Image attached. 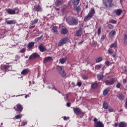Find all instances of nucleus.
<instances>
[{
    "label": "nucleus",
    "mask_w": 127,
    "mask_h": 127,
    "mask_svg": "<svg viewBox=\"0 0 127 127\" xmlns=\"http://www.w3.org/2000/svg\"><path fill=\"white\" fill-rule=\"evenodd\" d=\"M123 42L125 44L127 45V34H124V37L123 38Z\"/></svg>",
    "instance_id": "cd10ccee"
},
{
    "label": "nucleus",
    "mask_w": 127,
    "mask_h": 127,
    "mask_svg": "<svg viewBox=\"0 0 127 127\" xmlns=\"http://www.w3.org/2000/svg\"><path fill=\"white\" fill-rule=\"evenodd\" d=\"M108 111H109V112H110V113H112V112H114V109L112 108H109Z\"/></svg>",
    "instance_id": "09e8293b"
},
{
    "label": "nucleus",
    "mask_w": 127,
    "mask_h": 127,
    "mask_svg": "<svg viewBox=\"0 0 127 127\" xmlns=\"http://www.w3.org/2000/svg\"><path fill=\"white\" fill-rule=\"evenodd\" d=\"M97 87H98V84L97 83H93L91 85L92 89H95Z\"/></svg>",
    "instance_id": "4c0bfd02"
},
{
    "label": "nucleus",
    "mask_w": 127,
    "mask_h": 127,
    "mask_svg": "<svg viewBox=\"0 0 127 127\" xmlns=\"http://www.w3.org/2000/svg\"><path fill=\"white\" fill-rule=\"evenodd\" d=\"M40 56L37 53H33L29 58V60H32L33 59H36V58H39Z\"/></svg>",
    "instance_id": "9d476101"
},
{
    "label": "nucleus",
    "mask_w": 127,
    "mask_h": 127,
    "mask_svg": "<svg viewBox=\"0 0 127 127\" xmlns=\"http://www.w3.org/2000/svg\"><path fill=\"white\" fill-rule=\"evenodd\" d=\"M97 78L98 81H101V80H103V79H104V75L97 74Z\"/></svg>",
    "instance_id": "393cba45"
},
{
    "label": "nucleus",
    "mask_w": 127,
    "mask_h": 127,
    "mask_svg": "<svg viewBox=\"0 0 127 127\" xmlns=\"http://www.w3.org/2000/svg\"><path fill=\"white\" fill-rule=\"evenodd\" d=\"M73 111L74 113V114L78 116V115H84L85 113L83 112L82 110L80 109L79 108H75L73 107Z\"/></svg>",
    "instance_id": "6e6552de"
},
{
    "label": "nucleus",
    "mask_w": 127,
    "mask_h": 127,
    "mask_svg": "<svg viewBox=\"0 0 127 127\" xmlns=\"http://www.w3.org/2000/svg\"><path fill=\"white\" fill-rule=\"evenodd\" d=\"M116 35V31L112 30L109 33L110 37H114Z\"/></svg>",
    "instance_id": "bb28decb"
},
{
    "label": "nucleus",
    "mask_w": 127,
    "mask_h": 127,
    "mask_svg": "<svg viewBox=\"0 0 127 127\" xmlns=\"http://www.w3.org/2000/svg\"><path fill=\"white\" fill-rule=\"evenodd\" d=\"M71 85H72V86L73 87H74V86H75V82H71Z\"/></svg>",
    "instance_id": "680f3d73"
},
{
    "label": "nucleus",
    "mask_w": 127,
    "mask_h": 127,
    "mask_svg": "<svg viewBox=\"0 0 127 127\" xmlns=\"http://www.w3.org/2000/svg\"><path fill=\"white\" fill-rule=\"evenodd\" d=\"M108 93H109V89H106L103 91V96H107V95H108Z\"/></svg>",
    "instance_id": "e433bc0d"
},
{
    "label": "nucleus",
    "mask_w": 127,
    "mask_h": 127,
    "mask_svg": "<svg viewBox=\"0 0 127 127\" xmlns=\"http://www.w3.org/2000/svg\"><path fill=\"white\" fill-rule=\"evenodd\" d=\"M43 37V35H41L40 37L37 38V39H40Z\"/></svg>",
    "instance_id": "bf43d9fd"
},
{
    "label": "nucleus",
    "mask_w": 127,
    "mask_h": 127,
    "mask_svg": "<svg viewBox=\"0 0 127 127\" xmlns=\"http://www.w3.org/2000/svg\"><path fill=\"white\" fill-rule=\"evenodd\" d=\"M22 117V115H21V114H19V115H16L13 119H15L16 120H18L19 119H21Z\"/></svg>",
    "instance_id": "c9c22d12"
},
{
    "label": "nucleus",
    "mask_w": 127,
    "mask_h": 127,
    "mask_svg": "<svg viewBox=\"0 0 127 127\" xmlns=\"http://www.w3.org/2000/svg\"><path fill=\"white\" fill-rule=\"evenodd\" d=\"M9 63H6V64H1L0 66V69L1 71H3V72H7V71H9V69H11L12 68V66L10 65H8Z\"/></svg>",
    "instance_id": "7ed1b4c3"
},
{
    "label": "nucleus",
    "mask_w": 127,
    "mask_h": 127,
    "mask_svg": "<svg viewBox=\"0 0 127 127\" xmlns=\"http://www.w3.org/2000/svg\"><path fill=\"white\" fill-rule=\"evenodd\" d=\"M60 61L61 64H64V63H65V61H66V60H65L64 58H62L60 60Z\"/></svg>",
    "instance_id": "ea45409f"
},
{
    "label": "nucleus",
    "mask_w": 127,
    "mask_h": 127,
    "mask_svg": "<svg viewBox=\"0 0 127 127\" xmlns=\"http://www.w3.org/2000/svg\"><path fill=\"white\" fill-rule=\"evenodd\" d=\"M34 27H35V26H31V27H29V28L32 29V28H34Z\"/></svg>",
    "instance_id": "13d9d810"
},
{
    "label": "nucleus",
    "mask_w": 127,
    "mask_h": 127,
    "mask_svg": "<svg viewBox=\"0 0 127 127\" xmlns=\"http://www.w3.org/2000/svg\"><path fill=\"white\" fill-rule=\"evenodd\" d=\"M95 13H96L95 9L94 8H91V9L88 13V15L84 17V21H88V20H90V19L94 16V14H95Z\"/></svg>",
    "instance_id": "f03ea898"
},
{
    "label": "nucleus",
    "mask_w": 127,
    "mask_h": 127,
    "mask_svg": "<svg viewBox=\"0 0 127 127\" xmlns=\"http://www.w3.org/2000/svg\"><path fill=\"white\" fill-rule=\"evenodd\" d=\"M33 10L35 12L37 11V12H39V11H42V7H41L39 5H36L34 6Z\"/></svg>",
    "instance_id": "f8f14e48"
},
{
    "label": "nucleus",
    "mask_w": 127,
    "mask_h": 127,
    "mask_svg": "<svg viewBox=\"0 0 127 127\" xmlns=\"http://www.w3.org/2000/svg\"><path fill=\"white\" fill-rule=\"evenodd\" d=\"M7 24H15L16 23V21L15 20H9L6 21Z\"/></svg>",
    "instance_id": "a878e982"
},
{
    "label": "nucleus",
    "mask_w": 127,
    "mask_h": 127,
    "mask_svg": "<svg viewBox=\"0 0 127 127\" xmlns=\"http://www.w3.org/2000/svg\"><path fill=\"white\" fill-rule=\"evenodd\" d=\"M64 121H67V117H64Z\"/></svg>",
    "instance_id": "e2e57ef3"
},
{
    "label": "nucleus",
    "mask_w": 127,
    "mask_h": 127,
    "mask_svg": "<svg viewBox=\"0 0 127 127\" xmlns=\"http://www.w3.org/2000/svg\"><path fill=\"white\" fill-rule=\"evenodd\" d=\"M108 28H109V29H113V28H114V25H113L111 24H109L108 25Z\"/></svg>",
    "instance_id": "a19ab883"
},
{
    "label": "nucleus",
    "mask_w": 127,
    "mask_h": 127,
    "mask_svg": "<svg viewBox=\"0 0 127 127\" xmlns=\"http://www.w3.org/2000/svg\"><path fill=\"white\" fill-rule=\"evenodd\" d=\"M38 49L40 52H44V51H46V47L41 44L39 46Z\"/></svg>",
    "instance_id": "4468645a"
},
{
    "label": "nucleus",
    "mask_w": 127,
    "mask_h": 127,
    "mask_svg": "<svg viewBox=\"0 0 127 127\" xmlns=\"http://www.w3.org/2000/svg\"><path fill=\"white\" fill-rule=\"evenodd\" d=\"M117 98H118L120 101H124L125 100V95L122 94H119L117 95Z\"/></svg>",
    "instance_id": "6ab92c4d"
},
{
    "label": "nucleus",
    "mask_w": 127,
    "mask_h": 127,
    "mask_svg": "<svg viewBox=\"0 0 127 127\" xmlns=\"http://www.w3.org/2000/svg\"><path fill=\"white\" fill-rule=\"evenodd\" d=\"M37 22H38V19H35L34 20L31 21L30 24H31V25H33L34 24H36Z\"/></svg>",
    "instance_id": "7c9ffc66"
},
{
    "label": "nucleus",
    "mask_w": 127,
    "mask_h": 127,
    "mask_svg": "<svg viewBox=\"0 0 127 127\" xmlns=\"http://www.w3.org/2000/svg\"><path fill=\"white\" fill-rule=\"evenodd\" d=\"M82 78H83L84 80H87L88 79V76L86 75L82 76Z\"/></svg>",
    "instance_id": "8fccbe9b"
},
{
    "label": "nucleus",
    "mask_w": 127,
    "mask_h": 127,
    "mask_svg": "<svg viewBox=\"0 0 127 127\" xmlns=\"http://www.w3.org/2000/svg\"><path fill=\"white\" fill-rule=\"evenodd\" d=\"M106 38V35H103L101 36V40H104V39H105Z\"/></svg>",
    "instance_id": "3c124183"
},
{
    "label": "nucleus",
    "mask_w": 127,
    "mask_h": 127,
    "mask_svg": "<svg viewBox=\"0 0 127 127\" xmlns=\"http://www.w3.org/2000/svg\"><path fill=\"white\" fill-rule=\"evenodd\" d=\"M113 1H114V0H107V1L106 0H104L103 1V3L106 7V8H108V7H112L113 5H114V4H113Z\"/></svg>",
    "instance_id": "39448f33"
},
{
    "label": "nucleus",
    "mask_w": 127,
    "mask_h": 127,
    "mask_svg": "<svg viewBox=\"0 0 127 127\" xmlns=\"http://www.w3.org/2000/svg\"><path fill=\"white\" fill-rule=\"evenodd\" d=\"M88 4H87L86 5V6H85V8H88Z\"/></svg>",
    "instance_id": "774afa93"
},
{
    "label": "nucleus",
    "mask_w": 127,
    "mask_h": 127,
    "mask_svg": "<svg viewBox=\"0 0 127 127\" xmlns=\"http://www.w3.org/2000/svg\"><path fill=\"white\" fill-rule=\"evenodd\" d=\"M25 51H26V49H25V48H23L22 50H21L20 51V52L21 53H24V52H25Z\"/></svg>",
    "instance_id": "c03bdc74"
},
{
    "label": "nucleus",
    "mask_w": 127,
    "mask_h": 127,
    "mask_svg": "<svg viewBox=\"0 0 127 127\" xmlns=\"http://www.w3.org/2000/svg\"><path fill=\"white\" fill-rule=\"evenodd\" d=\"M60 8H56V10H57V11H58V10H60Z\"/></svg>",
    "instance_id": "69168bd1"
},
{
    "label": "nucleus",
    "mask_w": 127,
    "mask_h": 127,
    "mask_svg": "<svg viewBox=\"0 0 127 127\" xmlns=\"http://www.w3.org/2000/svg\"><path fill=\"white\" fill-rule=\"evenodd\" d=\"M25 125H27V122H26V121H23L21 123V126L22 127H24V126H25Z\"/></svg>",
    "instance_id": "37998d69"
},
{
    "label": "nucleus",
    "mask_w": 127,
    "mask_h": 127,
    "mask_svg": "<svg viewBox=\"0 0 127 127\" xmlns=\"http://www.w3.org/2000/svg\"><path fill=\"white\" fill-rule=\"evenodd\" d=\"M6 11L7 12L8 14H15V10L11 9L10 8L5 9Z\"/></svg>",
    "instance_id": "2eb2a0df"
},
{
    "label": "nucleus",
    "mask_w": 127,
    "mask_h": 127,
    "mask_svg": "<svg viewBox=\"0 0 127 127\" xmlns=\"http://www.w3.org/2000/svg\"><path fill=\"white\" fill-rule=\"evenodd\" d=\"M101 29L100 27H99L98 29V35H100V34H101Z\"/></svg>",
    "instance_id": "49530a36"
},
{
    "label": "nucleus",
    "mask_w": 127,
    "mask_h": 127,
    "mask_svg": "<svg viewBox=\"0 0 127 127\" xmlns=\"http://www.w3.org/2000/svg\"><path fill=\"white\" fill-rule=\"evenodd\" d=\"M121 83L119 82L116 85V87L118 88V89H120L121 88Z\"/></svg>",
    "instance_id": "a18cd8bd"
},
{
    "label": "nucleus",
    "mask_w": 127,
    "mask_h": 127,
    "mask_svg": "<svg viewBox=\"0 0 127 127\" xmlns=\"http://www.w3.org/2000/svg\"><path fill=\"white\" fill-rule=\"evenodd\" d=\"M122 12H123V10L121 9H119L116 11V13L117 15H121Z\"/></svg>",
    "instance_id": "2f4dec72"
},
{
    "label": "nucleus",
    "mask_w": 127,
    "mask_h": 127,
    "mask_svg": "<svg viewBox=\"0 0 127 127\" xmlns=\"http://www.w3.org/2000/svg\"><path fill=\"white\" fill-rule=\"evenodd\" d=\"M61 32L62 34L65 35L68 33V29H67L66 28H63L61 31Z\"/></svg>",
    "instance_id": "a211bd4d"
},
{
    "label": "nucleus",
    "mask_w": 127,
    "mask_h": 127,
    "mask_svg": "<svg viewBox=\"0 0 127 127\" xmlns=\"http://www.w3.org/2000/svg\"><path fill=\"white\" fill-rule=\"evenodd\" d=\"M125 72H127V67H125Z\"/></svg>",
    "instance_id": "0e129e2a"
},
{
    "label": "nucleus",
    "mask_w": 127,
    "mask_h": 127,
    "mask_svg": "<svg viewBox=\"0 0 127 127\" xmlns=\"http://www.w3.org/2000/svg\"><path fill=\"white\" fill-rule=\"evenodd\" d=\"M93 121L94 122V123H97L98 119L96 118H95L93 120Z\"/></svg>",
    "instance_id": "5fc2aeb1"
},
{
    "label": "nucleus",
    "mask_w": 127,
    "mask_h": 127,
    "mask_svg": "<svg viewBox=\"0 0 127 127\" xmlns=\"http://www.w3.org/2000/svg\"><path fill=\"white\" fill-rule=\"evenodd\" d=\"M105 65H107V66H110V62L109 61L105 62Z\"/></svg>",
    "instance_id": "603ef678"
},
{
    "label": "nucleus",
    "mask_w": 127,
    "mask_h": 127,
    "mask_svg": "<svg viewBox=\"0 0 127 127\" xmlns=\"http://www.w3.org/2000/svg\"><path fill=\"white\" fill-rule=\"evenodd\" d=\"M69 97V95L68 94L65 95V97L64 98L65 100H67Z\"/></svg>",
    "instance_id": "6e6d98bb"
},
{
    "label": "nucleus",
    "mask_w": 127,
    "mask_h": 127,
    "mask_svg": "<svg viewBox=\"0 0 127 127\" xmlns=\"http://www.w3.org/2000/svg\"><path fill=\"white\" fill-rule=\"evenodd\" d=\"M82 35V31L79 29L76 31V36L77 37L81 36Z\"/></svg>",
    "instance_id": "473e14b6"
},
{
    "label": "nucleus",
    "mask_w": 127,
    "mask_h": 127,
    "mask_svg": "<svg viewBox=\"0 0 127 127\" xmlns=\"http://www.w3.org/2000/svg\"><path fill=\"white\" fill-rule=\"evenodd\" d=\"M116 80L114 79H111V80H107L105 81V85L106 86H112L113 84L115 83Z\"/></svg>",
    "instance_id": "1a4fd4ad"
},
{
    "label": "nucleus",
    "mask_w": 127,
    "mask_h": 127,
    "mask_svg": "<svg viewBox=\"0 0 127 127\" xmlns=\"http://www.w3.org/2000/svg\"><path fill=\"white\" fill-rule=\"evenodd\" d=\"M110 48H117L118 47V45H117V43L115 42L113 44H112L110 46Z\"/></svg>",
    "instance_id": "72a5a7b5"
},
{
    "label": "nucleus",
    "mask_w": 127,
    "mask_h": 127,
    "mask_svg": "<svg viewBox=\"0 0 127 127\" xmlns=\"http://www.w3.org/2000/svg\"><path fill=\"white\" fill-rule=\"evenodd\" d=\"M77 86H78V87H81V86H82V82H78L77 83Z\"/></svg>",
    "instance_id": "de8ad7c7"
},
{
    "label": "nucleus",
    "mask_w": 127,
    "mask_h": 127,
    "mask_svg": "<svg viewBox=\"0 0 127 127\" xmlns=\"http://www.w3.org/2000/svg\"><path fill=\"white\" fill-rule=\"evenodd\" d=\"M57 70H58L59 73L61 74L62 77H66V72H65V70L62 68V66L57 65Z\"/></svg>",
    "instance_id": "0eeeda50"
},
{
    "label": "nucleus",
    "mask_w": 127,
    "mask_h": 127,
    "mask_svg": "<svg viewBox=\"0 0 127 127\" xmlns=\"http://www.w3.org/2000/svg\"><path fill=\"white\" fill-rule=\"evenodd\" d=\"M68 41H69V38L67 37H65L60 40L58 45V46H63V45H65Z\"/></svg>",
    "instance_id": "20e7f679"
},
{
    "label": "nucleus",
    "mask_w": 127,
    "mask_h": 127,
    "mask_svg": "<svg viewBox=\"0 0 127 127\" xmlns=\"http://www.w3.org/2000/svg\"><path fill=\"white\" fill-rule=\"evenodd\" d=\"M120 3H121V4L123 3V0H120Z\"/></svg>",
    "instance_id": "338daca9"
},
{
    "label": "nucleus",
    "mask_w": 127,
    "mask_h": 127,
    "mask_svg": "<svg viewBox=\"0 0 127 127\" xmlns=\"http://www.w3.org/2000/svg\"><path fill=\"white\" fill-rule=\"evenodd\" d=\"M52 60H53V58L52 57H46L43 60V63L44 64H45V63H47V62H49V61H52Z\"/></svg>",
    "instance_id": "dca6fc26"
},
{
    "label": "nucleus",
    "mask_w": 127,
    "mask_h": 127,
    "mask_svg": "<svg viewBox=\"0 0 127 127\" xmlns=\"http://www.w3.org/2000/svg\"><path fill=\"white\" fill-rule=\"evenodd\" d=\"M13 109L15 110V111L19 113V114H20V113H21V112H22L23 110V106H22V105H21L20 103H19L16 105L14 107Z\"/></svg>",
    "instance_id": "423d86ee"
},
{
    "label": "nucleus",
    "mask_w": 127,
    "mask_h": 127,
    "mask_svg": "<svg viewBox=\"0 0 127 127\" xmlns=\"http://www.w3.org/2000/svg\"><path fill=\"white\" fill-rule=\"evenodd\" d=\"M101 61H103V58L100 57L96 59V63H100Z\"/></svg>",
    "instance_id": "f704fd0d"
},
{
    "label": "nucleus",
    "mask_w": 127,
    "mask_h": 127,
    "mask_svg": "<svg viewBox=\"0 0 127 127\" xmlns=\"http://www.w3.org/2000/svg\"><path fill=\"white\" fill-rule=\"evenodd\" d=\"M52 31L53 33H56L57 34H58V29H57V26H53L52 28Z\"/></svg>",
    "instance_id": "4be33fe9"
},
{
    "label": "nucleus",
    "mask_w": 127,
    "mask_h": 127,
    "mask_svg": "<svg viewBox=\"0 0 127 127\" xmlns=\"http://www.w3.org/2000/svg\"><path fill=\"white\" fill-rule=\"evenodd\" d=\"M127 127V123L122 122L119 124V127Z\"/></svg>",
    "instance_id": "b1692460"
},
{
    "label": "nucleus",
    "mask_w": 127,
    "mask_h": 127,
    "mask_svg": "<svg viewBox=\"0 0 127 127\" xmlns=\"http://www.w3.org/2000/svg\"><path fill=\"white\" fill-rule=\"evenodd\" d=\"M34 44H35V43H34V42H30V43H29V44H28V49H31V48H32V47L34 46Z\"/></svg>",
    "instance_id": "5701e85b"
},
{
    "label": "nucleus",
    "mask_w": 127,
    "mask_h": 127,
    "mask_svg": "<svg viewBox=\"0 0 127 127\" xmlns=\"http://www.w3.org/2000/svg\"><path fill=\"white\" fill-rule=\"evenodd\" d=\"M55 4L57 6L62 5V4H63V0H58L55 2Z\"/></svg>",
    "instance_id": "412c9836"
},
{
    "label": "nucleus",
    "mask_w": 127,
    "mask_h": 127,
    "mask_svg": "<svg viewBox=\"0 0 127 127\" xmlns=\"http://www.w3.org/2000/svg\"><path fill=\"white\" fill-rule=\"evenodd\" d=\"M127 79H123V83H126L127 82Z\"/></svg>",
    "instance_id": "052dcab7"
},
{
    "label": "nucleus",
    "mask_w": 127,
    "mask_h": 127,
    "mask_svg": "<svg viewBox=\"0 0 127 127\" xmlns=\"http://www.w3.org/2000/svg\"><path fill=\"white\" fill-rule=\"evenodd\" d=\"M118 126H119V124L118 123H115L114 124L115 127H118Z\"/></svg>",
    "instance_id": "4d7b16f0"
},
{
    "label": "nucleus",
    "mask_w": 127,
    "mask_h": 127,
    "mask_svg": "<svg viewBox=\"0 0 127 127\" xmlns=\"http://www.w3.org/2000/svg\"><path fill=\"white\" fill-rule=\"evenodd\" d=\"M66 21L69 25H78V18L74 16L67 17L66 18Z\"/></svg>",
    "instance_id": "f257e3e1"
},
{
    "label": "nucleus",
    "mask_w": 127,
    "mask_h": 127,
    "mask_svg": "<svg viewBox=\"0 0 127 127\" xmlns=\"http://www.w3.org/2000/svg\"><path fill=\"white\" fill-rule=\"evenodd\" d=\"M72 3L74 5H78L80 3V0H73Z\"/></svg>",
    "instance_id": "c756f323"
},
{
    "label": "nucleus",
    "mask_w": 127,
    "mask_h": 127,
    "mask_svg": "<svg viewBox=\"0 0 127 127\" xmlns=\"http://www.w3.org/2000/svg\"><path fill=\"white\" fill-rule=\"evenodd\" d=\"M109 22L110 23H112L113 24H117V20H114V19H111L110 21H109Z\"/></svg>",
    "instance_id": "58836bf2"
},
{
    "label": "nucleus",
    "mask_w": 127,
    "mask_h": 127,
    "mask_svg": "<svg viewBox=\"0 0 127 127\" xmlns=\"http://www.w3.org/2000/svg\"><path fill=\"white\" fill-rule=\"evenodd\" d=\"M108 54L111 55L112 57H113L114 58L116 57V53H115V51H114V50H113L112 48H110L108 50Z\"/></svg>",
    "instance_id": "9b49d317"
},
{
    "label": "nucleus",
    "mask_w": 127,
    "mask_h": 127,
    "mask_svg": "<svg viewBox=\"0 0 127 127\" xmlns=\"http://www.w3.org/2000/svg\"><path fill=\"white\" fill-rule=\"evenodd\" d=\"M66 106L67 107H71V103H70V102H68L66 103Z\"/></svg>",
    "instance_id": "864d4df0"
},
{
    "label": "nucleus",
    "mask_w": 127,
    "mask_h": 127,
    "mask_svg": "<svg viewBox=\"0 0 127 127\" xmlns=\"http://www.w3.org/2000/svg\"><path fill=\"white\" fill-rule=\"evenodd\" d=\"M94 127H105V125L102 122L98 121L96 123H94Z\"/></svg>",
    "instance_id": "ddd939ff"
},
{
    "label": "nucleus",
    "mask_w": 127,
    "mask_h": 127,
    "mask_svg": "<svg viewBox=\"0 0 127 127\" xmlns=\"http://www.w3.org/2000/svg\"><path fill=\"white\" fill-rule=\"evenodd\" d=\"M103 107L105 110H108V109H109V104L107 102H104L103 103Z\"/></svg>",
    "instance_id": "c85d7f7f"
},
{
    "label": "nucleus",
    "mask_w": 127,
    "mask_h": 127,
    "mask_svg": "<svg viewBox=\"0 0 127 127\" xmlns=\"http://www.w3.org/2000/svg\"><path fill=\"white\" fill-rule=\"evenodd\" d=\"M101 65L99 64V65H97L95 66V69L96 70H100L101 69Z\"/></svg>",
    "instance_id": "79ce46f5"
},
{
    "label": "nucleus",
    "mask_w": 127,
    "mask_h": 127,
    "mask_svg": "<svg viewBox=\"0 0 127 127\" xmlns=\"http://www.w3.org/2000/svg\"><path fill=\"white\" fill-rule=\"evenodd\" d=\"M29 72V69L28 68H26L21 71V75H27Z\"/></svg>",
    "instance_id": "aec40b11"
},
{
    "label": "nucleus",
    "mask_w": 127,
    "mask_h": 127,
    "mask_svg": "<svg viewBox=\"0 0 127 127\" xmlns=\"http://www.w3.org/2000/svg\"><path fill=\"white\" fill-rule=\"evenodd\" d=\"M73 10L74 11H76L77 13H80V11H81V8L79 6H74Z\"/></svg>",
    "instance_id": "f3484780"
}]
</instances>
